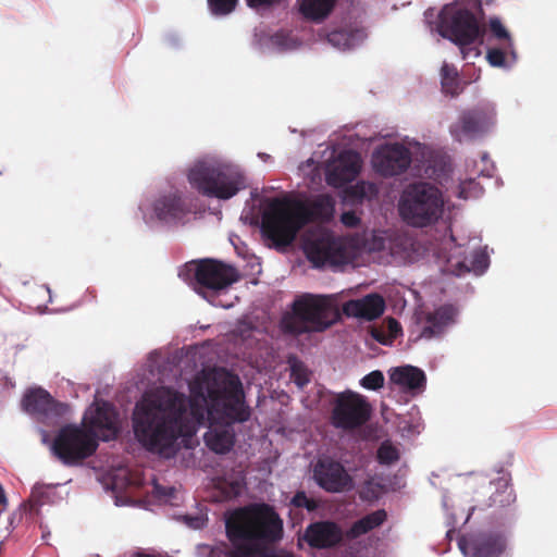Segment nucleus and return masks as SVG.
Here are the masks:
<instances>
[{"instance_id":"1","label":"nucleus","mask_w":557,"mask_h":557,"mask_svg":"<svg viewBox=\"0 0 557 557\" xmlns=\"http://www.w3.org/2000/svg\"><path fill=\"white\" fill-rule=\"evenodd\" d=\"M186 397L161 386L143 395L134 407L132 425L136 440L150 453L173 457L183 435Z\"/></svg>"},{"instance_id":"2","label":"nucleus","mask_w":557,"mask_h":557,"mask_svg":"<svg viewBox=\"0 0 557 557\" xmlns=\"http://www.w3.org/2000/svg\"><path fill=\"white\" fill-rule=\"evenodd\" d=\"M225 532L233 546L230 557H264L267 546L282 540L284 528L272 505L252 503L226 516Z\"/></svg>"},{"instance_id":"3","label":"nucleus","mask_w":557,"mask_h":557,"mask_svg":"<svg viewBox=\"0 0 557 557\" xmlns=\"http://www.w3.org/2000/svg\"><path fill=\"white\" fill-rule=\"evenodd\" d=\"M335 212L332 196L322 194L313 200L288 202L273 199L262 215L263 235L276 245L287 246L311 222H330Z\"/></svg>"},{"instance_id":"4","label":"nucleus","mask_w":557,"mask_h":557,"mask_svg":"<svg viewBox=\"0 0 557 557\" xmlns=\"http://www.w3.org/2000/svg\"><path fill=\"white\" fill-rule=\"evenodd\" d=\"M199 388L206 389L203 398L210 401L209 413H215L226 423L246 422L250 418V409L245 404L243 384L236 374L224 369L214 370L203 376Z\"/></svg>"},{"instance_id":"5","label":"nucleus","mask_w":557,"mask_h":557,"mask_svg":"<svg viewBox=\"0 0 557 557\" xmlns=\"http://www.w3.org/2000/svg\"><path fill=\"white\" fill-rule=\"evenodd\" d=\"M188 182L199 194L222 200L246 188V176L237 164L213 157L195 162L188 171Z\"/></svg>"},{"instance_id":"6","label":"nucleus","mask_w":557,"mask_h":557,"mask_svg":"<svg viewBox=\"0 0 557 557\" xmlns=\"http://www.w3.org/2000/svg\"><path fill=\"white\" fill-rule=\"evenodd\" d=\"M335 321V310L326 296L305 294L292 305V312L285 313L280 322L284 334L298 336L323 332Z\"/></svg>"},{"instance_id":"7","label":"nucleus","mask_w":557,"mask_h":557,"mask_svg":"<svg viewBox=\"0 0 557 557\" xmlns=\"http://www.w3.org/2000/svg\"><path fill=\"white\" fill-rule=\"evenodd\" d=\"M443 210L442 193L430 183L410 184L400 197V216L407 224L414 227H424L435 223L442 216Z\"/></svg>"},{"instance_id":"8","label":"nucleus","mask_w":557,"mask_h":557,"mask_svg":"<svg viewBox=\"0 0 557 557\" xmlns=\"http://www.w3.org/2000/svg\"><path fill=\"white\" fill-rule=\"evenodd\" d=\"M97 448L98 441L94 434L75 424L62 426L50 445L53 456L67 467L81 465Z\"/></svg>"},{"instance_id":"9","label":"nucleus","mask_w":557,"mask_h":557,"mask_svg":"<svg viewBox=\"0 0 557 557\" xmlns=\"http://www.w3.org/2000/svg\"><path fill=\"white\" fill-rule=\"evenodd\" d=\"M308 260L315 268H338L349 262V253L341 238L330 233H321L305 244Z\"/></svg>"},{"instance_id":"10","label":"nucleus","mask_w":557,"mask_h":557,"mask_svg":"<svg viewBox=\"0 0 557 557\" xmlns=\"http://www.w3.org/2000/svg\"><path fill=\"white\" fill-rule=\"evenodd\" d=\"M371 416V407L363 396L351 391L337 395L332 410V423L344 430L363 425Z\"/></svg>"},{"instance_id":"11","label":"nucleus","mask_w":557,"mask_h":557,"mask_svg":"<svg viewBox=\"0 0 557 557\" xmlns=\"http://www.w3.org/2000/svg\"><path fill=\"white\" fill-rule=\"evenodd\" d=\"M441 35L460 47L475 42L483 34L476 16L468 9H456L440 24Z\"/></svg>"},{"instance_id":"12","label":"nucleus","mask_w":557,"mask_h":557,"mask_svg":"<svg viewBox=\"0 0 557 557\" xmlns=\"http://www.w3.org/2000/svg\"><path fill=\"white\" fill-rule=\"evenodd\" d=\"M494 119L493 106H478L460 114L458 121L450 125V134L459 143L465 139H473L486 133L494 124Z\"/></svg>"},{"instance_id":"13","label":"nucleus","mask_w":557,"mask_h":557,"mask_svg":"<svg viewBox=\"0 0 557 557\" xmlns=\"http://www.w3.org/2000/svg\"><path fill=\"white\" fill-rule=\"evenodd\" d=\"M187 269L194 272L196 283L207 289L221 290L237 281L234 268L213 259L193 262Z\"/></svg>"},{"instance_id":"14","label":"nucleus","mask_w":557,"mask_h":557,"mask_svg":"<svg viewBox=\"0 0 557 557\" xmlns=\"http://www.w3.org/2000/svg\"><path fill=\"white\" fill-rule=\"evenodd\" d=\"M22 404L26 412L47 425L57 424L69 411L66 404L55 400L44 388L26 393Z\"/></svg>"},{"instance_id":"15","label":"nucleus","mask_w":557,"mask_h":557,"mask_svg":"<svg viewBox=\"0 0 557 557\" xmlns=\"http://www.w3.org/2000/svg\"><path fill=\"white\" fill-rule=\"evenodd\" d=\"M372 163L379 174L392 177L407 171L411 163V152L401 144H385L373 152Z\"/></svg>"},{"instance_id":"16","label":"nucleus","mask_w":557,"mask_h":557,"mask_svg":"<svg viewBox=\"0 0 557 557\" xmlns=\"http://www.w3.org/2000/svg\"><path fill=\"white\" fill-rule=\"evenodd\" d=\"M313 478L317 484L329 493L349 491L354 484L344 466L329 457L317 461Z\"/></svg>"},{"instance_id":"17","label":"nucleus","mask_w":557,"mask_h":557,"mask_svg":"<svg viewBox=\"0 0 557 557\" xmlns=\"http://www.w3.org/2000/svg\"><path fill=\"white\" fill-rule=\"evenodd\" d=\"M458 546L466 556L500 557L506 548V540L496 532H480L461 537Z\"/></svg>"},{"instance_id":"18","label":"nucleus","mask_w":557,"mask_h":557,"mask_svg":"<svg viewBox=\"0 0 557 557\" xmlns=\"http://www.w3.org/2000/svg\"><path fill=\"white\" fill-rule=\"evenodd\" d=\"M346 536L342 528L333 521H315L310 523L304 533V541L315 549L333 548Z\"/></svg>"},{"instance_id":"19","label":"nucleus","mask_w":557,"mask_h":557,"mask_svg":"<svg viewBox=\"0 0 557 557\" xmlns=\"http://www.w3.org/2000/svg\"><path fill=\"white\" fill-rule=\"evenodd\" d=\"M458 310L453 305H443L424 315L420 337L431 339L443 335L456 322Z\"/></svg>"},{"instance_id":"20","label":"nucleus","mask_w":557,"mask_h":557,"mask_svg":"<svg viewBox=\"0 0 557 557\" xmlns=\"http://www.w3.org/2000/svg\"><path fill=\"white\" fill-rule=\"evenodd\" d=\"M502 474L495 480L488 482L487 493H490L487 499L483 500L478 507L480 509L485 508H505L516 502V494L510 485V473L499 471Z\"/></svg>"},{"instance_id":"21","label":"nucleus","mask_w":557,"mask_h":557,"mask_svg":"<svg viewBox=\"0 0 557 557\" xmlns=\"http://www.w3.org/2000/svg\"><path fill=\"white\" fill-rule=\"evenodd\" d=\"M156 216L163 222L171 223L182 220L190 212L182 194L177 190L161 195L153 203Z\"/></svg>"},{"instance_id":"22","label":"nucleus","mask_w":557,"mask_h":557,"mask_svg":"<svg viewBox=\"0 0 557 557\" xmlns=\"http://www.w3.org/2000/svg\"><path fill=\"white\" fill-rule=\"evenodd\" d=\"M343 309L348 317L372 321L383 314L385 300L381 295L373 293L359 299L348 300Z\"/></svg>"},{"instance_id":"23","label":"nucleus","mask_w":557,"mask_h":557,"mask_svg":"<svg viewBox=\"0 0 557 557\" xmlns=\"http://www.w3.org/2000/svg\"><path fill=\"white\" fill-rule=\"evenodd\" d=\"M360 157L357 152H342L326 175L327 183L334 186H342L354 181L360 172Z\"/></svg>"},{"instance_id":"24","label":"nucleus","mask_w":557,"mask_h":557,"mask_svg":"<svg viewBox=\"0 0 557 557\" xmlns=\"http://www.w3.org/2000/svg\"><path fill=\"white\" fill-rule=\"evenodd\" d=\"M89 424L103 442L114 440L117 436L119 428L116 414L113 408L107 403L95 409Z\"/></svg>"},{"instance_id":"25","label":"nucleus","mask_w":557,"mask_h":557,"mask_svg":"<svg viewBox=\"0 0 557 557\" xmlns=\"http://www.w3.org/2000/svg\"><path fill=\"white\" fill-rule=\"evenodd\" d=\"M338 0H300L299 13L307 21L321 23L333 12Z\"/></svg>"},{"instance_id":"26","label":"nucleus","mask_w":557,"mask_h":557,"mask_svg":"<svg viewBox=\"0 0 557 557\" xmlns=\"http://www.w3.org/2000/svg\"><path fill=\"white\" fill-rule=\"evenodd\" d=\"M391 381L408 389H418L424 386L425 374L412 366L398 367L392 371Z\"/></svg>"},{"instance_id":"27","label":"nucleus","mask_w":557,"mask_h":557,"mask_svg":"<svg viewBox=\"0 0 557 557\" xmlns=\"http://www.w3.org/2000/svg\"><path fill=\"white\" fill-rule=\"evenodd\" d=\"M387 515L384 509L375 510L371 513L366 515L361 519L355 521L349 530L345 533L346 537L349 540H355L375 528H379L386 520Z\"/></svg>"},{"instance_id":"28","label":"nucleus","mask_w":557,"mask_h":557,"mask_svg":"<svg viewBox=\"0 0 557 557\" xmlns=\"http://www.w3.org/2000/svg\"><path fill=\"white\" fill-rule=\"evenodd\" d=\"M364 32L359 28L341 27L327 34V41L338 49H350L362 41Z\"/></svg>"},{"instance_id":"29","label":"nucleus","mask_w":557,"mask_h":557,"mask_svg":"<svg viewBox=\"0 0 557 557\" xmlns=\"http://www.w3.org/2000/svg\"><path fill=\"white\" fill-rule=\"evenodd\" d=\"M441 85L445 95L458 96L462 91V85L455 65L444 63L441 69Z\"/></svg>"},{"instance_id":"30","label":"nucleus","mask_w":557,"mask_h":557,"mask_svg":"<svg viewBox=\"0 0 557 557\" xmlns=\"http://www.w3.org/2000/svg\"><path fill=\"white\" fill-rule=\"evenodd\" d=\"M207 446L218 454L230 451L234 445V436L227 431H210L205 435Z\"/></svg>"},{"instance_id":"31","label":"nucleus","mask_w":557,"mask_h":557,"mask_svg":"<svg viewBox=\"0 0 557 557\" xmlns=\"http://www.w3.org/2000/svg\"><path fill=\"white\" fill-rule=\"evenodd\" d=\"M377 461L381 465L389 466L399 460V450L389 442H383L377 449Z\"/></svg>"},{"instance_id":"32","label":"nucleus","mask_w":557,"mask_h":557,"mask_svg":"<svg viewBox=\"0 0 557 557\" xmlns=\"http://www.w3.org/2000/svg\"><path fill=\"white\" fill-rule=\"evenodd\" d=\"M238 0H208V5L212 14L223 16L232 13Z\"/></svg>"},{"instance_id":"33","label":"nucleus","mask_w":557,"mask_h":557,"mask_svg":"<svg viewBox=\"0 0 557 557\" xmlns=\"http://www.w3.org/2000/svg\"><path fill=\"white\" fill-rule=\"evenodd\" d=\"M290 379L300 388L306 386L309 381V373L306 367L300 361H295L290 366Z\"/></svg>"},{"instance_id":"34","label":"nucleus","mask_w":557,"mask_h":557,"mask_svg":"<svg viewBox=\"0 0 557 557\" xmlns=\"http://www.w3.org/2000/svg\"><path fill=\"white\" fill-rule=\"evenodd\" d=\"M360 385L370 391H377L384 385V375L382 371L374 370L360 380Z\"/></svg>"},{"instance_id":"35","label":"nucleus","mask_w":557,"mask_h":557,"mask_svg":"<svg viewBox=\"0 0 557 557\" xmlns=\"http://www.w3.org/2000/svg\"><path fill=\"white\" fill-rule=\"evenodd\" d=\"M490 29L494 37L499 40L505 41V48H510L512 46L511 37L505 26L498 18H492L490 21Z\"/></svg>"},{"instance_id":"36","label":"nucleus","mask_w":557,"mask_h":557,"mask_svg":"<svg viewBox=\"0 0 557 557\" xmlns=\"http://www.w3.org/2000/svg\"><path fill=\"white\" fill-rule=\"evenodd\" d=\"M290 504L297 508H306L309 511L317 509V503L308 498L304 491H298L292 498Z\"/></svg>"},{"instance_id":"37","label":"nucleus","mask_w":557,"mask_h":557,"mask_svg":"<svg viewBox=\"0 0 557 557\" xmlns=\"http://www.w3.org/2000/svg\"><path fill=\"white\" fill-rule=\"evenodd\" d=\"M486 59L492 66H504L506 62V54L504 49L491 48L487 50Z\"/></svg>"},{"instance_id":"38","label":"nucleus","mask_w":557,"mask_h":557,"mask_svg":"<svg viewBox=\"0 0 557 557\" xmlns=\"http://www.w3.org/2000/svg\"><path fill=\"white\" fill-rule=\"evenodd\" d=\"M290 38L284 32H277L271 36L270 42L273 47H276L278 50H286L289 48Z\"/></svg>"},{"instance_id":"39","label":"nucleus","mask_w":557,"mask_h":557,"mask_svg":"<svg viewBox=\"0 0 557 557\" xmlns=\"http://www.w3.org/2000/svg\"><path fill=\"white\" fill-rule=\"evenodd\" d=\"M283 0H246L251 9H270L280 5Z\"/></svg>"},{"instance_id":"40","label":"nucleus","mask_w":557,"mask_h":557,"mask_svg":"<svg viewBox=\"0 0 557 557\" xmlns=\"http://www.w3.org/2000/svg\"><path fill=\"white\" fill-rule=\"evenodd\" d=\"M341 222L347 227H356L360 223V219L354 211H346L342 213Z\"/></svg>"},{"instance_id":"41","label":"nucleus","mask_w":557,"mask_h":557,"mask_svg":"<svg viewBox=\"0 0 557 557\" xmlns=\"http://www.w3.org/2000/svg\"><path fill=\"white\" fill-rule=\"evenodd\" d=\"M371 335L376 342L383 345H388L393 342V336H389L384 330L373 329Z\"/></svg>"},{"instance_id":"42","label":"nucleus","mask_w":557,"mask_h":557,"mask_svg":"<svg viewBox=\"0 0 557 557\" xmlns=\"http://www.w3.org/2000/svg\"><path fill=\"white\" fill-rule=\"evenodd\" d=\"M388 327H389V336H393V339L397 337L398 333H400L401 329L399 323L395 319L388 320Z\"/></svg>"},{"instance_id":"43","label":"nucleus","mask_w":557,"mask_h":557,"mask_svg":"<svg viewBox=\"0 0 557 557\" xmlns=\"http://www.w3.org/2000/svg\"><path fill=\"white\" fill-rule=\"evenodd\" d=\"M472 184H474L473 181H469L468 183H466V182L461 183L459 197L467 199L468 198L467 185H472Z\"/></svg>"},{"instance_id":"44","label":"nucleus","mask_w":557,"mask_h":557,"mask_svg":"<svg viewBox=\"0 0 557 557\" xmlns=\"http://www.w3.org/2000/svg\"><path fill=\"white\" fill-rule=\"evenodd\" d=\"M356 195H359V196H363L364 195V190H363V184L359 185L357 184L355 186V191H354Z\"/></svg>"},{"instance_id":"45","label":"nucleus","mask_w":557,"mask_h":557,"mask_svg":"<svg viewBox=\"0 0 557 557\" xmlns=\"http://www.w3.org/2000/svg\"><path fill=\"white\" fill-rule=\"evenodd\" d=\"M40 491L38 487H35L32 492V498H37V496L39 495Z\"/></svg>"},{"instance_id":"46","label":"nucleus","mask_w":557,"mask_h":557,"mask_svg":"<svg viewBox=\"0 0 557 557\" xmlns=\"http://www.w3.org/2000/svg\"><path fill=\"white\" fill-rule=\"evenodd\" d=\"M274 557H294L292 554H286V555H278V556H274Z\"/></svg>"},{"instance_id":"47","label":"nucleus","mask_w":557,"mask_h":557,"mask_svg":"<svg viewBox=\"0 0 557 557\" xmlns=\"http://www.w3.org/2000/svg\"><path fill=\"white\" fill-rule=\"evenodd\" d=\"M480 261H484L485 262V258L483 256L480 257Z\"/></svg>"},{"instance_id":"48","label":"nucleus","mask_w":557,"mask_h":557,"mask_svg":"<svg viewBox=\"0 0 557 557\" xmlns=\"http://www.w3.org/2000/svg\"><path fill=\"white\" fill-rule=\"evenodd\" d=\"M487 2H492L493 0H486Z\"/></svg>"}]
</instances>
